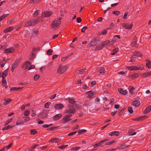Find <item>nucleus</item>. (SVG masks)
<instances>
[{
  "instance_id": "nucleus-1",
  "label": "nucleus",
  "mask_w": 151,
  "mask_h": 151,
  "mask_svg": "<svg viewBox=\"0 0 151 151\" xmlns=\"http://www.w3.org/2000/svg\"><path fill=\"white\" fill-rule=\"evenodd\" d=\"M36 24H37V21L32 19L25 22L24 24V26L25 27H28L35 25Z\"/></svg>"
},
{
  "instance_id": "nucleus-2",
  "label": "nucleus",
  "mask_w": 151,
  "mask_h": 151,
  "mask_svg": "<svg viewBox=\"0 0 151 151\" xmlns=\"http://www.w3.org/2000/svg\"><path fill=\"white\" fill-rule=\"evenodd\" d=\"M66 70V68L65 66L61 65H59L57 72L58 74H61L63 73Z\"/></svg>"
},
{
  "instance_id": "nucleus-3",
  "label": "nucleus",
  "mask_w": 151,
  "mask_h": 151,
  "mask_svg": "<svg viewBox=\"0 0 151 151\" xmlns=\"http://www.w3.org/2000/svg\"><path fill=\"white\" fill-rule=\"evenodd\" d=\"M122 25V27L124 28L125 29L129 30L131 29L133 26L132 24L129 25L127 23H123Z\"/></svg>"
},
{
  "instance_id": "nucleus-4",
  "label": "nucleus",
  "mask_w": 151,
  "mask_h": 151,
  "mask_svg": "<svg viewBox=\"0 0 151 151\" xmlns=\"http://www.w3.org/2000/svg\"><path fill=\"white\" fill-rule=\"evenodd\" d=\"M61 24V21L55 20L51 24V26L53 28H54L55 27H58Z\"/></svg>"
},
{
  "instance_id": "nucleus-5",
  "label": "nucleus",
  "mask_w": 151,
  "mask_h": 151,
  "mask_svg": "<svg viewBox=\"0 0 151 151\" xmlns=\"http://www.w3.org/2000/svg\"><path fill=\"white\" fill-rule=\"evenodd\" d=\"M108 140V139L103 140V141H101L99 142V143L93 145V147L94 148H96L99 146H103V144H104L106 141H107Z\"/></svg>"
},
{
  "instance_id": "nucleus-6",
  "label": "nucleus",
  "mask_w": 151,
  "mask_h": 151,
  "mask_svg": "<svg viewBox=\"0 0 151 151\" xmlns=\"http://www.w3.org/2000/svg\"><path fill=\"white\" fill-rule=\"evenodd\" d=\"M14 51V49L13 48H9L6 49L4 50V53H13Z\"/></svg>"
},
{
  "instance_id": "nucleus-7",
  "label": "nucleus",
  "mask_w": 151,
  "mask_h": 151,
  "mask_svg": "<svg viewBox=\"0 0 151 151\" xmlns=\"http://www.w3.org/2000/svg\"><path fill=\"white\" fill-rule=\"evenodd\" d=\"M18 65V61L17 60L12 65L11 70L13 72H14V70L17 67Z\"/></svg>"
},
{
  "instance_id": "nucleus-8",
  "label": "nucleus",
  "mask_w": 151,
  "mask_h": 151,
  "mask_svg": "<svg viewBox=\"0 0 151 151\" xmlns=\"http://www.w3.org/2000/svg\"><path fill=\"white\" fill-rule=\"evenodd\" d=\"M63 107V105L61 104H56L54 106L55 109H61Z\"/></svg>"
},
{
  "instance_id": "nucleus-9",
  "label": "nucleus",
  "mask_w": 151,
  "mask_h": 151,
  "mask_svg": "<svg viewBox=\"0 0 151 151\" xmlns=\"http://www.w3.org/2000/svg\"><path fill=\"white\" fill-rule=\"evenodd\" d=\"M118 91L119 93L123 95H125L128 93V91L127 90H123V89L120 88L118 89Z\"/></svg>"
},
{
  "instance_id": "nucleus-10",
  "label": "nucleus",
  "mask_w": 151,
  "mask_h": 151,
  "mask_svg": "<svg viewBox=\"0 0 151 151\" xmlns=\"http://www.w3.org/2000/svg\"><path fill=\"white\" fill-rule=\"evenodd\" d=\"M71 120V119L68 118L66 115H65L63 118L62 123H65L70 121Z\"/></svg>"
},
{
  "instance_id": "nucleus-11",
  "label": "nucleus",
  "mask_w": 151,
  "mask_h": 151,
  "mask_svg": "<svg viewBox=\"0 0 151 151\" xmlns=\"http://www.w3.org/2000/svg\"><path fill=\"white\" fill-rule=\"evenodd\" d=\"M52 14V12L51 11H46L44 12V15H43L42 16L43 17H48L50 16Z\"/></svg>"
},
{
  "instance_id": "nucleus-12",
  "label": "nucleus",
  "mask_w": 151,
  "mask_h": 151,
  "mask_svg": "<svg viewBox=\"0 0 151 151\" xmlns=\"http://www.w3.org/2000/svg\"><path fill=\"white\" fill-rule=\"evenodd\" d=\"M132 104L134 106L137 107L140 105V103L139 101L136 100H134L132 103Z\"/></svg>"
},
{
  "instance_id": "nucleus-13",
  "label": "nucleus",
  "mask_w": 151,
  "mask_h": 151,
  "mask_svg": "<svg viewBox=\"0 0 151 151\" xmlns=\"http://www.w3.org/2000/svg\"><path fill=\"white\" fill-rule=\"evenodd\" d=\"M61 139L56 138H53L50 140V141L52 143H58L60 142Z\"/></svg>"
},
{
  "instance_id": "nucleus-14",
  "label": "nucleus",
  "mask_w": 151,
  "mask_h": 151,
  "mask_svg": "<svg viewBox=\"0 0 151 151\" xmlns=\"http://www.w3.org/2000/svg\"><path fill=\"white\" fill-rule=\"evenodd\" d=\"M14 27H10L7 28H6L4 30V32L8 33V32H10L13 29Z\"/></svg>"
},
{
  "instance_id": "nucleus-15",
  "label": "nucleus",
  "mask_w": 151,
  "mask_h": 151,
  "mask_svg": "<svg viewBox=\"0 0 151 151\" xmlns=\"http://www.w3.org/2000/svg\"><path fill=\"white\" fill-rule=\"evenodd\" d=\"M151 111V105L148 106L143 111L144 114H147Z\"/></svg>"
},
{
  "instance_id": "nucleus-16",
  "label": "nucleus",
  "mask_w": 151,
  "mask_h": 151,
  "mask_svg": "<svg viewBox=\"0 0 151 151\" xmlns=\"http://www.w3.org/2000/svg\"><path fill=\"white\" fill-rule=\"evenodd\" d=\"M128 89H129V91L132 95L134 94V88L132 86H130L129 87Z\"/></svg>"
},
{
  "instance_id": "nucleus-17",
  "label": "nucleus",
  "mask_w": 151,
  "mask_h": 151,
  "mask_svg": "<svg viewBox=\"0 0 151 151\" xmlns=\"http://www.w3.org/2000/svg\"><path fill=\"white\" fill-rule=\"evenodd\" d=\"M8 69H6L2 73L1 77L3 79H4L8 75Z\"/></svg>"
},
{
  "instance_id": "nucleus-18",
  "label": "nucleus",
  "mask_w": 151,
  "mask_h": 151,
  "mask_svg": "<svg viewBox=\"0 0 151 151\" xmlns=\"http://www.w3.org/2000/svg\"><path fill=\"white\" fill-rule=\"evenodd\" d=\"M24 64L25 66L24 70H28L29 67V66L31 65V63L29 61H26L24 63Z\"/></svg>"
},
{
  "instance_id": "nucleus-19",
  "label": "nucleus",
  "mask_w": 151,
  "mask_h": 151,
  "mask_svg": "<svg viewBox=\"0 0 151 151\" xmlns=\"http://www.w3.org/2000/svg\"><path fill=\"white\" fill-rule=\"evenodd\" d=\"M119 134V131H114L109 133V135L111 136H112L114 135L118 136Z\"/></svg>"
},
{
  "instance_id": "nucleus-20",
  "label": "nucleus",
  "mask_w": 151,
  "mask_h": 151,
  "mask_svg": "<svg viewBox=\"0 0 151 151\" xmlns=\"http://www.w3.org/2000/svg\"><path fill=\"white\" fill-rule=\"evenodd\" d=\"M132 68L133 70H142L143 69V67H140L139 66H132Z\"/></svg>"
},
{
  "instance_id": "nucleus-21",
  "label": "nucleus",
  "mask_w": 151,
  "mask_h": 151,
  "mask_svg": "<svg viewBox=\"0 0 151 151\" xmlns=\"http://www.w3.org/2000/svg\"><path fill=\"white\" fill-rule=\"evenodd\" d=\"M105 45V44H104L103 42H102L101 44L97 46V47L95 48L96 50H99L101 49Z\"/></svg>"
},
{
  "instance_id": "nucleus-22",
  "label": "nucleus",
  "mask_w": 151,
  "mask_h": 151,
  "mask_svg": "<svg viewBox=\"0 0 151 151\" xmlns=\"http://www.w3.org/2000/svg\"><path fill=\"white\" fill-rule=\"evenodd\" d=\"M62 116V115L60 114H58L55 115L53 118V119L54 120H58Z\"/></svg>"
},
{
  "instance_id": "nucleus-23",
  "label": "nucleus",
  "mask_w": 151,
  "mask_h": 151,
  "mask_svg": "<svg viewBox=\"0 0 151 151\" xmlns=\"http://www.w3.org/2000/svg\"><path fill=\"white\" fill-rule=\"evenodd\" d=\"M64 113L65 114H73L74 113L73 110H72L68 108V109L65 110L64 111Z\"/></svg>"
},
{
  "instance_id": "nucleus-24",
  "label": "nucleus",
  "mask_w": 151,
  "mask_h": 151,
  "mask_svg": "<svg viewBox=\"0 0 151 151\" xmlns=\"http://www.w3.org/2000/svg\"><path fill=\"white\" fill-rule=\"evenodd\" d=\"M146 65L149 68H151V61L150 60H147Z\"/></svg>"
},
{
  "instance_id": "nucleus-25",
  "label": "nucleus",
  "mask_w": 151,
  "mask_h": 151,
  "mask_svg": "<svg viewBox=\"0 0 151 151\" xmlns=\"http://www.w3.org/2000/svg\"><path fill=\"white\" fill-rule=\"evenodd\" d=\"M85 70H86V69L84 68L81 70H78L76 71L77 73L78 74H82L85 72Z\"/></svg>"
},
{
  "instance_id": "nucleus-26",
  "label": "nucleus",
  "mask_w": 151,
  "mask_h": 151,
  "mask_svg": "<svg viewBox=\"0 0 151 151\" xmlns=\"http://www.w3.org/2000/svg\"><path fill=\"white\" fill-rule=\"evenodd\" d=\"M40 117L41 118H46L47 116V114L44 112H42L40 114Z\"/></svg>"
},
{
  "instance_id": "nucleus-27",
  "label": "nucleus",
  "mask_w": 151,
  "mask_h": 151,
  "mask_svg": "<svg viewBox=\"0 0 151 151\" xmlns=\"http://www.w3.org/2000/svg\"><path fill=\"white\" fill-rule=\"evenodd\" d=\"M67 100L68 101L69 103L72 104H75L76 103V101L72 99L68 98Z\"/></svg>"
},
{
  "instance_id": "nucleus-28",
  "label": "nucleus",
  "mask_w": 151,
  "mask_h": 151,
  "mask_svg": "<svg viewBox=\"0 0 151 151\" xmlns=\"http://www.w3.org/2000/svg\"><path fill=\"white\" fill-rule=\"evenodd\" d=\"M91 104V102L90 101H87L85 102L83 106L86 107H88Z\"/></svg>"
},
{
  "instance_id": "nucleus-29",
  "label": "nucleus",
  "mask_w": 151,
  "mask_h": 151,
  "mask_svg": "<svg viewBox=\"0 0 151 151\" xmlns=\"http://www.w3.org/2000/svg\"><path fill=\"white\" fill-rule=\"evenodd\" d=\"M23 87H19V88H17L15 87H14L10 89V91H17L21 89Z\"/></svg>"
},
{
  "instance_id": "nucleus-30",
  "label": "nucleus",
  "mask_w": 151,
  "mask_h": 151,
  "mask_svg": "<svg viewBox=\"0 0 151 151\" xmlns=\"http://www.w3.org/2000/svg\"><path fill=\"white\" fill-rule=\"evenodd\" d=\"M138 76V74L137 73H135L132 75L130 76L129 77L132 79H135L137 78Z\"/></svg>"
},
{
  "instance_id": "nucleus-31",
  "label": "nucleus",
  "mask_w": 151,
  "mask_h": 151,
  "mask_svg": "<svg viewBox=\"0 0 151 151\" xmlns=\"http://www.w3.org/2000/svg\"><path fill=\"white\" fill-rule=\"evenodd\" d=\"M129 145L127 146L125 145H123L119 147H117V149H123L125 148H127V147H129Z\"/></svg>"
},
{
  "instance_id": "nucleus-32",
  "label": "nucleus",
  "mask_w": 151,
  "mask_h": 151,
  "mask_svg": "<svg viewBox=\"0 0 151 151\" xmlns=\"http://www.w3.org/2000/svg\"><path fill=\"white\" fill-rule=\"evenodd\" d=\"M141 76L143 78H145L148 76H149V74L148 73H142L141 74Z\"/></svg>"
},
{
  "instance_id": "nucleus-33",
  "label": "nucleus",
  "mask_w": 151,
  "mask_h": 151,
  "mask_svg": "<svg viewBox=\"0 0 151 151\" xmlns=\"http://www.w3.org/2000/svg\"><path fill=\"white\" fill-rule=\"evenodd\" d=\"M86 131L87 130L85 129L79 130L78 131V132L79 134H82L83 133H85L86 132Z\"/></svg>"
},
{
  "instance_id": "nucleus-34",
  "label": "nucleus",
  "mask_w": 151,
  "mask_h": 151,
  "mask_svg": "<svg viewBox=\"0 0 151 151\" xmlns=\"http://www.w3.org/2000/svg\"><path fill=\"white\" fill-rule=\"evenodd\" d=\"M119 50V49L118 47H116L113 50V52L111 53V55H114Z\"/></svg>"
},
{
  "instance_id": "nucleus-35",
  "label": "nucleus",
  "mask_w": 151,
  "mask_h": 151,
  "mask_svg": "<svg viewBox=\"0 0 151 151\" xmlns=\"http://www.w3.org/2000/svg\"><path fill=\"white\" fill-rule=\"evenodd\" d=\"M13 127V126L9 125L3 128L2 130L3 131L4 130H6L12 128Z\"/></svg>"
},
{
  "instance_id": "nucleus-36",
  "label": "nucleus",
  "mask_w": 151,
  "mask_h": 151,
  "mask_svg": "<svg viewBox=\"0 0 151 151\" xmlns=\"http://www.w3.org/2000/svg\"><path fill=\"white\" fill-rule=\"evenodd\" d=\"M116 39H115V38H113L111 41H109V46L112 45L116 42Z\"/></svg>"
},
{
  "instance_id": "nucleus-37",
  "label": "nucleus",
  "mask_w": 151,
  "mask_h": 151,
  "mask_svg": "<svg viewBox=\"0 0 151 151\" xmlns=\"http://www.w3.org/2000/svg\"><path fill=\"white\" fill-rule=\"evenodd\" d=\"M134 54L136 56L139 57H142V54L139 52H136Z\"/></svg>"
},
{
  "instance_id": "nucleus-38",
  "label": "nucleus",
  "mask_w": 151,
  "mask_h": 151,
  "mask_svg": "<svg viewBox=\"0 0 151 151\" xmlns=\"http://www.w3.org/2000/svg\"><path fill=\"white\" fill-rule=\"evenodd\" d=\"M100 68V69L99 70V71L100 73L101 74L105 73V70L104 68Z\"/></svg>"
},
{
  "instance_id": "nucleus-39",
  "label": "nucleus",
  "mask_w": 151,
  "mask_h": 151,
  "mask_svg": "<svg viewBox=\"0 0 151 151\" xmlns=\"http://www.w3.org/2000/svg\"><path fill=\"white\" fill-rule=\"evenodd\" d=\"M24 121L22 120H19L17 121L16 123V125H21L24 123Z\"/></svg>"
},
{
  "instance_id": "nucleus-40",
  "label": "nucleus",
  "mask_w": 151,
  "mask_h": 151,
  "mask_svg": "<svg viewBox=\"0 0 151 151\" xmlns=\"http://www.w3.org/2000/svg\"><path fill=\"white\" fill-rule=\"evenodd\" d=\"M6 85V81L5 79H3L2 81V85L3 86H5Z\"/></svg>"
},
{
  "instance_id": "nucleus-41",
  "label": "nucleus",
  "mask_w": 151,
  "mask_h": 151,
  "mask_svg": "<svg viewBox=\"0 0 151 151\" xmlns=\"http://www.w3.org/2000/svg\"><path fill=\"white\" fill-rule=\"evenodd\" d=\"M68 108L69 109L71 110H73V112L74 113L75 111V109L74 108V106L70 105H68Z\"/></svg>"
},
{
  "instance_id": "nucleus-42",
  "label": "nucleus",
  "mask_w": 151,
  "mask_h": 151,
  "mask_svg": "<svg viewBox=\"0 0 151 151\" xmlns=\"http://www.w3.org/2000/svg\"><path fill=\"white\" fill-rule=\"evenodd\" d=\"M53 52V51L52 50L49 49L47 51V53L48 55H51Z\"/></svg>"
},
{
  "instance_id": "nucleus-43",
  "label": "nucleus",
  "mask_w": 151,
  "mask_h": 151,
  "mask_svg": "<svg viewBox=\"0 0 151 151\" xmlns=\"http://www.w3.org/2000/svg\"><path fill=\"white\" fill-rule=\"evenodd\" d=\"M4 101H6L3 104L4 105H6L8 104L12 100L11 99H9L7 100H6V99H4Z\"/></svg>"
},
{
  "instance_id": "nucleus-44",
  "label": "nucleus",
  "mask_w": 151,
  "mask_h": 151,
  "mask_svg": "<svg viewBox=\"0 0 151 151\" xmlns=\"http://www.w3.org/2000/svg\"><path fill=\"white\" fill-rule=\"evenodd\" d=\"M33 34L35 35H38L39 34V32L36 29H34L32 31Z\"/></svg>"
},
{
  "instance_id": "nucleus-45",
  "label": "nucleus",
  "mask_w": 151,
  "mask_h": 151,
  "mask_svg": "<svg viewBox=\"0 0 151 151\" xmlns=\"http://www.w3.org/2000/svg\"><path fill=\"white\" fill-rule=\"evenodd\" d=\"M37 133V131H36L35 129H32L30 131V134L31 135H34Z\"/></svg>"
},
{
  "instance_id": "nucleus-46",
  "label": "nucleus",
  "mask_w": 151,
  "mask_h": 151,
  "mask_svg": "<svg viewBox=\"0 0 151 151\" xmlns=\"http://www.w3.org/2000/svg\"><path fill=\"white\" fill-rule=\"evenodd\" d=\"M9 14H3L0 17V21H1L6 17L9 15Z\"/></svg>"
},
{
  "instance_id": "nucleus-47",
  "label": "nucleus",
  "mask_w": 151,
  "mask_h": 151,
  "mask_svg": "<svg viewBox=\"0 0 151 151\" xmlns=\"http://www.w3.org/2000/svg\"><path fill=\"white\" fill-rule=\"evenodd\" d=\"M68 146V145H63L61 146H58V148L60 149H64L65 148H66Z\"/></svg>"
},
{
  "instance_id": "nucleus-48",
  "label": "nucleus",
  "mask_w": 151,
  "mask_h": 151,
  "mask_svg": "<svg viewBox=\"0 0 151 151\" xmlns=\"http://www.w3.org/2000/svg\"><path fill=\"white\" fill-rule=\"evenodd\" d=\"M131 46L133 47H137V41H135L131 43Z\"/></svg>"
},
{
  "instance_id": "nucleus-49",
  "label": "nucleus",
  "mask_w": 151,
  "mask_h": 151,
  "mask_svg": "<svg viewBox=\"0 0 151 151\" xmlns=\"http://www.w3.org/2000/svg\"><path fill=\"white\" fill-rule=\"evenodd\" d=\"M51 104V103L50 102H47L46 103L44 106L47 109L49 108V106Z\"/></svg>"
},
{
  "instance_id": "nucleus-50",
  "label": "nucleus",
  "mask_w": 151,
  "mask_h": 151,
  "mask_svg": "<svg viewBox=\"0 0 151 151\" xmlns=\"http://www.w3.org/2000/svg\"><path fill=\"white\" fill-rule=\"evenodd\" d=\"M40 76L39 75L36 74L34 77V80L35 81H37L40 78Z\"/></svg>"
},
{
  "instance_id": "nucleus-51",
  "label": "nucleus",
  "mask_w": 151,
  "mask_h": 151,
  "mask_svg": "<svg viewBox=\"0 0 151 151\" xmlns=\"http://www.w3.org/2000/svg\"><path fill=\"white\" fill-rule=\"evenodd\" d=\"M29 114V112L28 110H27L25 111L24 112V115L25 116H27Z\"/></svg>"
},
{
  "instance_id": "nucleus-52",
  "label": "nucleus",
  "mask_w": 151,
  "mask_h": 151,
  "mask_svg": "<svg viewBox=\"0 0 151 151\" xmlns=\"http://www.w3.org/2000/svg\"><path fill=\"white\" fill-rule=\"evenodd\" d=\"M95 93V92H91L88 95V98L91 97Z\"/></svg>"
},
{
  "instance_id": "nucleus-53",
  "label": "nucleus",
  "mask_w": 151,
  "mask_h": 151,
  "mask_svg": "<svg viewBox=\"0 0 151 151\" xmlns=\"http://www.w3.org/2000/svg\"><path fill=\"white\" fill-rule=\"evenodd\" d=\"M128 111L129 113L132 114L133 113V110L132 108L131 107H129L128 108Z\"/></svg>"
},
{
  "instance_id": "nucleus-54",
  "label": "nucleus",
  "mask_w": 151,
  "mask_h": 151,
  "mask_svg": "<svg viewBox=\"0 0 151 151\" xmlns=\"http://www.w3.org/2000/svg\"><path fill=\"white\" fill-rule=\"evenodd\" d=\"M115 141H114L113 140L112 141L106 142L105 143V145H111L112 144L114 143Z\"/></svg>"
},
{
  "instance_id": "nucleus-55",
  "label": "nucleus",
  "mask_w": 151,
  "mask_h": 151,
  "mask_svg": "<svg viewBox=\"0 0 151 151\" xmlns=\"http://www.w3.org/2000/svg\"><path fill=\"white\" fill-rule=\"evenodd\" d=\"M136 56L135 54H134L132 56H131L130 58L131 60H130V62H133V59H134L136 58Z\"/></svg>"
},
{
  "instance_id": "nucleus-56",
  "label": "nucleus",
  "mask_w": 151,
  "mask_h": 151,
  "mask_svg": "<svg viewBox=\"0 0 151 151\" xmlns=\"http://www.w3.org/2000/svg\"><path fill=\"white\" fill-rule=\"evenodd\" d=\"M112 13L116 15H118L120 14V12L119 11H114Z\"/></svg>"
},
{
  "instance_id": "nucleus-57",
  "label": "nucleus",
  "mask_w": 151,
  "mask_h": 151,
  "mask_svg": "<svg viewBox=\"0 0 151 151\" xmlns=\"http://www.w3.org/2000/svg\"><path fill=\"white\" fill-rule=\"evenodd\" d=\"M23 119H24L25 121H28L30 119L29 117H23Z\"/></svg>"
},
{
  "instance_id": "nucleus-58",
  "label": "nucleus",
  "mask_w": 151,
  "mask_h": 151,
  "mask_svg": "<svg viewBox=\"0 0 151 151\" xmlns=\"http://www.w3.org/2000/svg\"><path fill=\"white\" fill-rule=\"evenodd\" d=\"M80 148V147H73L71 148V150H77Z\"/></svg>"
},
{
  "instance_id": "nucleus-59",
  "label": "nucleus",
  "mask_w": 151,
  "mask_h": 151,
  "mask_svg": "<svg viewBox=\"0 0 151 151\" xmlns=\"http://www.w3.org/2000/svg\"><path fill=\"white\" fill-rule=\"evenodd\" d=\"M32 113L31 116H32L34 117L36 116V113L34 110L32 109Z\"/></svg>"
},
{
  "instance_id": "nucleus-60",
  "label": "nucleus",
  "mask_w": 151,
  "mask_h": 151,
  "mask_svg": "<svg viewBox=\"0 0 151 151\" xmlns=\"http://www.w3.org/2000/svg\"><path fill=\"white\" fill-rule=\"evenodd\" d=\"M109 40H108L105 41L104 42H103L104 44H105V45H107L108 46H109Z\"/></svg>"
},
{
  "instance_id": "nucleus-61",
  "label": "nucleus",
  "mask_w": 151,
  "mask_h": 151,
  "mask_svg": "<svg viewBox=\"0 0 151 151\" xmlns=\"http://www.w3.org/2000/svg\"><path fill=\"white\" fill-rule=\"evenodd\" d=\"M40 50V47H37V48H33V51L35 52H37Z\"/></svg>"
},
{
  "instance_id": "nucleus-62",
  "label": "nucleus",
  "mask_w": 151,
  "mask_h": 151,
  "mask_svg": "<svg viewBox=\"0 0 151 151\" xmlns=\"http://www.w3.org/2000/svg\"><path fill=\"white\" fill-rule=\"evenodd\" d=\"M12 120V119H9V120H7L6 121V122L5 123L4 125L5 126H6V125H7V124H8Z\"/></svg>"
},
{
  "instance_id": "nucleus-63",
  "label": "nucleus",
  "mask_w": 151,
  "mask_h": 151,
  "mask_svg": "<svg viewBox=\"0 0 151 151\" xmlns=\"http://www.w3.org/2000/svg\"><path fill=\"white\" fill-rule=\"evenodd\" d=\"M124 109H123L121 111L118 113V115L119 116H121L122 114L123 113Z\"/></svg>"
},
{
  "instance_id": "nucleus-64",
  "label": "nucleus",
  "mask_w": 151,
  "mask_h": 151,
  "mask_svg": "<svg viewBox=\"0 0 151 151\" xmlns=\"http://www.w3.org/2000/svg\"><path fill=\"white\" fill-rule=\"evenodd\" d=\"M88 28L87 27L85 26L83 27L82 29H81V32H85V30L87 29Z\"/></svg>"
}]
</instances>
